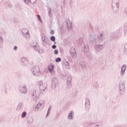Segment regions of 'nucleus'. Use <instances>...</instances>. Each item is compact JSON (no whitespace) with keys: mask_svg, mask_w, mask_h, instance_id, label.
Masks as SVG:
<instances>
[{"mask_svg":"<svg viewBox=\"0 0 127 127\" xmlns=\"http://www.w3.org/2000/svg\"><path fill=\"white\" fill-rule=\"evenodd\" d=\"M120 7V0H112V8L114 12H118Z\"/></svg>","mask_w":127,"mask_h":127,"instance_id":"f257e3e1","label":"nucleus"},{"mask_svg":"<svg viewBox=\"0 0 127 127\" xmlns=\"http://www.w3.org/2000/svg\"><path fill=\"white\" fill-rule=\"evenodd\" d=\"M38 85H39V89L41 91V92H46L47 90H46V88H47V83H43V81L42 80H41L39 82Z\"/></svg>","mask_w":127,"mask_h":127,"instance_id":"f03ea898","label":"nucleus"},{"mask_svg":"<svg viewBox=\"0 0 127 127\" xmlns=\"http://www.w3.org/2000/svg\"><path fill=\"white\" fill-rule=\"evenodd\" d=\"M32 73L34 76H40L41 72H40V68L38 66H34L32 69Z\"/></svg>","mask_w":127,"mask_h":127,"instance_id":"7ed1b4c3","label":"nucleus"},{"mask_svg":"<svg viewBox=\"0 0 127 127\" xmlns=\"http://www.w3.org/2000/svg\"><path fill=\"white\" fill-rule=\"evenodd\" d=\"M45 102L44 100H41L39 102L35 107L36 112H39V111H41L43 108H44V104Z\"/></svg>","mask_w":127,"mask_h":127,"instance_id":"20e7f679","label":"nucleus"},{"mask_svg":"<svg viewBox=\"0 0 127 127\" xmlns=\"http://www.w3.org/2000/svg\"><path fill=\"white\" fill-rule=\"evenodd\" d=\"M40 95V91L36 90L33 92V99L35 102H37L39 100V96Z\"/></svg>","mask_w":127,"mask_h":127,"instance_id":"39448f33","label":"nucleus"},{"mask_svg":"<svg viewBox=\"0 0 127 127\" xmlns=\"http://www.w3.org/2000/svg\"><path fill=\"white\" fill-rule=\"evenodd\" d=\"M121 36L122 32H121V30H118L112 34L111 38L113 39H118V38H120Z\"/></svg>","mask_w":127,"mask_h":127,"instance_id":"423d86ee","label":"nucleus"},{"mask_svg":"<svg viewBox=\"0 0 127 127\" xmlns=\"http://www.w3.org/2000/svg\"><path fill=\"white\" fill-rule=\"evenodd\" d=\"M95 49L97 52H100L104 49V44L100 43L95 45Z\"/></svg>","mask_w":127,"mask_h":127,"instance_id":"0eeeda50","label":"nucleus"},{"mask_svg":"<svg viewBox=\"0 0 127 127\" xmlns=\"http://www.w3.org/2000/svg\"><path fill=\"white\" fill-rule=\"evenodd\" d=\"M119 90H120V93L121 95L125 94V91H126V87L125 86L124 82H122L120 83Z\"/></svg>","mask_w":127,"mask_h":127,"instance_id":"6e6552de","label":"nucleus"},{"mask_svg":"<svg viewBox=\"0 0 127 127\" xmlns=\"http://www.w3.org/2000/svg\"><path fill=\"white\" fill-rule=\"evenodd\" d=\"M30 46L32 47V48L34 49L36 51H38L39 52V45L37 44L36 41H33L30 44Z\"/></svg>","mask_w":127,"mask_h":127,"instance_id":"1a4fd4ad","label":"nucleus"},{"mask_svg":"<svg viewBox=\"0 0 127 127\" xmlns=\"http://www.w3.org/2000/svg\"><path fill=\"white\" fill-rule=\"evenodd\" d=\"M58 79L56 77H54L52 79V87L53 89H55L56 87L59 86Z\"/></svg>","mask_w":127,"mask_h":127,"instance_id":"9d476101","label":"nucleus"},{"mask_svg":"<svg viewBox=\"0 0 127 127\" xmlns=\"http://www.w3.org/2000/svg\"><path fill=\"white\" fill-rule=\"evenodd\" d=\"M19 91L21 94H26L27 93V87L26 85H21L19 87Z\"/></svg>","mask_w":127,"mask_h":127,"instance_id":"9b49d317","label":"nucleus"},{"mask_svg":"<svg viewBox=\"0 0 127 127\" xmlns=\"http://www.w3.org/2000/svg\"><path fill=\"white\" fill-rule=\"evenodd\" d=\"M22 34L26 39H30V35L29 34V31L25 29L22 31Z\"/></svg>","mask_w":127,"mask_h":127,"instance_id":"f8f14e48","label":"nucleus"},{"mask_svg":"<svg viewBox=\"0 0 127 127\" xmlns=\"http://www.w3.org/2000/svg\"><path fill=\"white\" fill-rule=\"evenodd\" d=\"M21 63L22 66H27L29 64L27 58L25 57H23L21 59Z\"/></svg>","mask_w":127,"mask_h":127,"instance_id":"ddd939ff","label":"nucleus"},{"mask_svg":"<svg viewBox=\"0 0 127 127\" xmlns=\"http://www.w3.org/2000/svg\"><path fill=\"white\" fill-rule=\"evenodd\" d=\"M85 110L87 112H89V110L90 109V100L89 99H85Z\"/></svg>","mask_w":127,"mask_h":127,"instance_id":"4468645a","label":"nucleus"},{"mask_svg":"<svg viewBox=\"0 0 127 127\" xmlns=\"http://www.w3.org/2000/svg\"><path fill=\"white\" fill-rule=\"evenodd\" d=\"M23 109V103L22 102L19 103L16 108L17 112H21Z\"/></svg>","mask_w":127,"mask_h":127,"instance_id":"2eb2a0df","label":"nucleus"},{"mask_svg":"<svg viewBox=\"0 0 127 127\" xmlns=\"http://www.w3.org/2000/svg\"><path fill=\"white\" fill-rule=\"evenodd\" d=\"M126 70H127V65L124 64L121 67V70L120 72V75H121V76H124V75H125V73H126Z\"/></svg>","mask_w":127,"mask_h":127,"instance_id":"dca6fc26","label":"nucleus"},{"mask_svg":"<svg viewBox=\"0 0 127 127\" xmlns=\"http://www.w3.org/2000/svg\"><path fill=\"white\" fill-rule=\"evenodd\" d=\"M26 120L28 124H32L34 121L33 118L31 116H27Z\"/></svg>","mask_w":127,"mask_h":127,"instance_id":"f3484780","label":"nucleus"},{"mask_svg":"<svg viewBox=\"0 0 127 127\" xmlns=\"http://www.w3.org/2000/svg\"><path fill=\"white\" fill-rule=\"evenodd\" d=\"M84 52L86 55H88V53H89V46L87 44H84Z\"/></svg>","mask_w":127,"mask_h":127,"instance_id":"a211bd4d","label":"nucleus"},{"mask_svg":"<svg viewBox=\"0 0 127 127\" xmlns=\"http://www.w3.org/2000/svg\"><path fill=\"white\" fill-rule=\"evenodd\" d=\"M68 120H73L74 119V111H71L67 117Z\"/></svg>","mask_w":127,"mask_h":127,"instance_id":"6ab92c4d","label":"nucleus"},{"mask_svg":"<svg viewBox=\"0 0 127 127\" xmlns=\"http://www.w3.org/2000/svg\"><path fill=\"white\" fill-rule=\"evenodd\" d=\"M124 34L125 36L127 35V22H126L124 25Z\"/></svg>","mask_w":127,"mask_h":127,"instance_id":"aec40b11","label":"nucleus"},{"mask_svg":"<svg viewBox=\"0 0 127 127\" xmlns=\"http://www.w3.org/2000/svg\"><path fill=\"white\" fill-rule=\"evenodd\" d=\"M42 44L44 46L47 45V41L45 40V35L42 36Z\"/></svg>","mask_w":127,"mask_h":127,"instance_id":"412c9836","label":"nucleus"},{"mask_svg":"<svg viewBox=\"0 0 127 127\" xmlns=\"http://www.w3.org/2000/svg\"><path fill=\"white\" fill-rule=\"evenodd\" d=\"M90 37H91V41L97 43V36H96V35H90Z\"/></svg>","mask_w":127,"mask_h":127,"instance_id":"4be33fe9","label":"nucleus"},{"mask_svg":"<svg viewBox=\"0 0 127 127\" xmlns=\"http://www.w3.org/2000/svg\"><path fill=\"white\" fill-rule=\"evenodd\" d=\"M77 43L78 46H81V45H82V44L83 43V38H79V39L77 41Z\"/></svg>","mask_w":127,"mask_h":127,"instance_id":"5701e85b","label":"nucleus"},{"mask_svg":"<svg viewBox=\"0 0 127 127\" xmlns=\"http://www.w3.org/2000/svg\"><path fill=\"white\" fill-rule=\"evenodd\" d=\"M68 28H71L72 27V22H70V20H68L66 21Z\"/></svg>","mask_w":127,"mask_h":127,"instance_id":"b1692460","label":"nucleus"},{"mask_svg":"<svg viewBox=\"0 0 127 127\" xmlns=\"http://www.w3.org/2000/svg\"><path fill=\"white\" fill-rule=\"evenodd\" d=\"M54 69V65H50L48 66V70L49 71H50V72H51V71H53Z\"/></svg>","mask_w":127,"mask_h":127,"instance_id":"393cba45","label":"nucleus"},{"mask_svg":"<svg viewBox=\"0 0 127 127\" xmlns=\"http://www.w3.org/2000/svg\"><path fill=\"white\" fill-rule=\"evenodd\" d=\"M48 12L49 16H51V14L52 13V10L51 9V7H48Z\"/></svg>","mask_w":127,"mask_h":127,"instance_id":"a878e982","label":"nucleus"},{"mask_svg":"<svg viewBox=\"0 0 127 127\" xmlns=\"http://www.w3.org/2000/svg\"><path fill=\"white\" fill-rule=\"evenodd\" d=\"M27 115V113H26V112H25V111H23L21 114V118L24 119V118H25V117H26Z\"/></svg>","mask_w":127,"mask_h":127,"instance_id":"bb28decb","label":"nucleus"},{"mask_svg":"<svg viewBox=\"0 0 127 127\" xmlns=\"http://www.w3.org/2000/svg\"><path fill=\"white\" fill-rule=\"evenodd\" d=\"M98 39H100V40H103L104 39V33H101L100 35L98 36Z\"/></svg>","mask_w":127,"mask_h":127,"instance_id":"cd10ccee","label":"nucleus"},{"mask_svg":"<svg viewBox=\"0 0 127 127\" xmlns=\"http://www.w3.org/2000/svg\"><path fill=\"white\" fill-rule=\"evenodd\" d=\"M71 82H72V77H71L70 75H68L67 77V80L66 83H71Z\"/></svg>","mask_w":127,"mask_h":127,"instance_id":"c85d7f7f","label":"nucleus"},{"mask_svg":"<svg viewBox=\"0 0 127 127\" xmlns=\"http://www.w3.org/2000/svg\"><path fill=\"white\" fill-rule=\"evenodd\" d=\"M88 127H99V125H96L95 124H93V123H91Z\"/></svg>","mask_w":127,"mask_h":127,"instance_id":"c756f323","label":"nucleus"},{"mask_svg":"<svg viewBox=\"0 0 127 127\" xmlns=\"http://www.w3.org/2000/svg\"><path fill=\"white\" fill-rule=\"evenodd\" d=\"M70 54L72 57V58H73V59H74V58H76V57H77V54L76 53H73Z\"/></svg>","mask_w":127,"mask_h":127,"instance_id":"7c9ffc66","label":"nucleus"},{"mask_svg":"<svg viewBox=\"0 0 127 127\" xmlns=\"http://www.w3.org/2000/svg\"><path fill=\"white\" fill-rule=\"evenodd\" d=\"M62 113V112H61V111L58 110L56 113V116L57 117H60V115H61V114Z\"/></svg>","mask_w":127,"mask_h":127,"instance_id":"2f4dec72","label":"nucleus"},{"mask_svg":"<svg viewBox=\"0 0 127 127\" xmlns=\"http://www.w3.org/2000/svg\"><path fill=\"white\" fill-rule=\"evenodd\" d=\"M80 65H81V67H85L86 66V63L84 62H81L80 63Z\"/></svg>","mask_w":127,"mask_h":127,"instance_id":"473e14b6","label":"nucleus"},{"mask_svg":"<svg viewBox=\"0 0 127 127\" xmlns=\"http://www.w3.org/2000/svg\"><path fill=\"white\" fill-rule=\"evenodd\" d=\"M70 53L72 54V53H76V50L75 49V48H71L70 51Z\"/></svg>","mask_w":127,"mask_h":127,"instance_id":"72a5a7b5","label":"nucleus"},{"mask_svg":"<svg viewBox=\"0 0 127 127\" xmlns=\"http://www.w3.org/2000/svg\"><path fill=\"white\" fill-rule=\"evenodd\" d=\"M67 88L68 89H70V88L71 87H72V83H71V82L67 83Z\"/></svg>","mask_w":127,"mask_h":127,"instance_id":"f704fd0d","label":"nucleus"},{"mask_svg":"<svg viewBox=\"0 0 127 127\" xmlns=\"http://www.w3.org/2000/svg\"><path fill=\"white\" fill-rule=\"evenodd\" d=\"M64 65L67 67V68H70V64L68 62H66L64 63Z\"/></svg>","mask_w":127,"mask_h":127,"instance_id":"c9c22d12","label":"nucleus"},{"mask_svg":"<svg viewBox=\"0 0 127 127\" xmlns=\"http://www.w3.org/2000/svg\"><path fill=\"white\" fill-rule=\"evenodd\" d=\"M29 1L32 4H34V3H35V2H36V0H29Z\"/></svg>","mask_w":127,"mask_h":127,"instance_id":"e433bc0d","label":"nucleus"},{"mask_svg":"<svg viewBox=\"0 0 127 127\" xmlns=\"http://www.w3.org/2000/svg\"><path fill=\"white\" fill-rule=\"evenodd\" d=\"M124 49H125V53L127 54V44H126L125 45Z\"/></svg>","mask_w":127,"mask_h":127,"instance_id":"4c0bfd02","label":"nucleus"},{"mask_svg":"<svg viewBox=\"0 0 127 127\" xmlns=\"http://www.w3.org/2000/svg\"><path fill=\"white\" fill-rule=\"evenodd\" d=\"M55 37L54 36H52L51 37H50V40H51V41H55Z\"/></svg>","mask_w":127,"mask_h":127,"instance_id":"58836bf2","label":"nucleus"},{"mask_svg":"<svg viewBox=\"0 0 127 127\" xmlns=\"http://www.w3.org/2000/svg\"><path fill=\"white\" fill-rule=\"evenodd\" d=\"M56 62H61V58H58L55 60Z\"/></svg>","mask_w":127,"mask_h":127,"instance_id":"ea45409f","label":"nucleus"},{"mask_svg":"<svg viewBox=\"0 0 127 127\" xmlns=\"http://www.w3.org/2000/svg\"><path fill=\"white\" fill-rule=\"evenodd\" d=\"M3 42V39L0 36V44H2Z\"/></svg>","mask_w":127,"mask_h":127,"instance_id":"a19ab883","label":"nucleus"},{"mask_svg":"<svg viewBox=\"0 0 127 127\" xmlns=\"http://www.w3.org/2000/svg\"><path fill=\"white\" fill-rule=\"evenodd\" d=\"M55 33V32L53 30H51L50 31V34L52 35H54V34Z\"/></svg>","mask_w":127,"mask_h":127,"instance_id":"79ce46f5","label":"nucleus"},{"mask_svg":"<svg viewBox=\"0 0 127 127\" xmlns=\"http://www.w3.org/2000/svg\"><path fill=\"white\" fill-rule=\"evenodd\" d=\"M24 3L28 4L29 3V0H24Z\"/></svg>","mask_w":127,"mask_h":127,"instance_id":"37998d69","label":"nucleus"},{"mask_svg":"<svg viewBox=\"0 0 127 127\" xmlns=\"http://www.w3.org/2000/svg\"><path fill=\"white\" fill-rule=\"evenodd\" d=\"M51 72V75H52V76H54V75H55V72L53 70H52Z\"/></svg>","mask_w":127,"mask_h":127,"instance_id":"c03bdc74","label":"nucleus"},{"mask_svg":"<svg viewBox=\"0 0 127 127\" xmlns=\"http://www.w3.org/2000/svg\"><path fill=\"white\" fill-rule=\"evenodd\" d=\"M37 17H38V19H39V21H41V17L40 16V15H38Z\"/></svg>","mask_w":127,"mask_h":127,"instance_id":"a18cd8bd","label":"nucleus"},{"mask_svg":"<svg viewBox=\"0 0 127 127\" xmlns=\"http://www.w3.org/2000/svg\"><path fill=\"white\" fill-rule=\"evenodd\" d=\"M124 12L126 13V15H127V6L125 8L124 10Z\"/></svg>","mask_w":127,"mask_h":127,"instance_id":"49530a36","label":"nucleus"},{"mask_svg":"<svg viewBox=\"0 0 127 127\" xmlns=\"http://www.w3.org/2000/svg\"><path fill=\"white\" fill-rule=\"evenodd\" d=\"M49 113H50V108H49L48 110L46 117H47V116H48V115H49Z\"/></svg>","mask_w":127,"mask_h":127,"instance_id":"de8ad7c7","label":"nucleus"},{"mask_svg":"<svg viewBox=\"0 0 127 127\" xmlns=\"http://www.w3.org/2000/svg\"><path fill=\"white\" fill-rule=\"evenodd\" d=\"M56 47H57V46L55 45H54L52 46V48H53V49H56Z\"/></svg>","mask_w":127,"mask_h":127,"instance_id":"09e8293b","label":"nucleus"},{"mask_svg":"<svg viewBox=\"0 0 127 127\" xmlns=\"http://www.w3.org/2000/svg\"><path fill=\"white\" fill-rule=\"evenodd\" d=\"M7 6L9 8H11V7H12V5H11V4H8Z\"/></svg>","mask_w":127,"mask_h":127,"instance_id":"8fccbe9b","label":"nucleus"},{"mask_svg":"<svg viewBox=\"0 0 127 127\" xmlns=\"http://www.w3.org/2000/svg\"><path fill=\"white\" fill-rule=\"evenodd\" d=\"M13 49H14V51H16L17 50V46H15L13 48Z\"/></svg>","mask_w":127,"mask_h":127,"instance_id":"3c124183","label":"nucleus"},{"mask_svg":"<svg viewBox=\"0 0 127 127\" xmlns=\"http://www.w3.org/2000/svg\"><path fill=\"white\" fill-rule=\"evenodd\" d=\"M54 53L56 54V55H57V54H58V51L57 50H55L54 51Z\"/></svg>","mask_w":127,"mask_h":127,"instance_id":"603ef678","label":"nucleus"},{"mask_svg":"<svg viewBox=\"0 0 127 127\" xmlns=\"http://www.w3.org/2000/svg\"><path fill=\"white\" fill-rule=\"evenodd\" d=\"M98 86L99 84H98V83L96 82L94 84V86L96 87V88H97V87H98Z\"/></svg>","mask_w":127,"mask_h":127,"instance_id":"864d4df0","label":"nucleus"},{"mask_svg":"<svg viewBox=\"0 0 127 127\" xmlns=\"http://www.w3.org/2000/svg\"><path fill=\"white\" fill-rule=\"evenodd\" d=\"M115 127H123L122 126H115Z\"/></svg>","mask_w":127,"mask_h":127,"instance_id":"5fc2aeb1","label":"nucleus"},{"mask_svg":"<svg viewBox=\"0 0 127 127\" xmlns=\"http://www.w3.org/2000/svg\"><path fill=\"white\" fill-rule=\"evenodd\" d=\"M54 44H56V42H54Z\"/></svg>","mask_w":127,"mask_h":127,"instance_id":"6e6d98bb","label":"nucleus"},{"mask_svg":"<svg viewBox=\"0 0 127 127\" xmlns=\"http://www.w3.org/2000/svg\"><path fill=\"white\" fill-rule=\"evenodd\" d=\"M64 0V1H65V0Z\"/></svg>","mask_w":127,"mask_h":127,"instance_id":"4d7b16f0","label":"nucleus"}]
</instances>
